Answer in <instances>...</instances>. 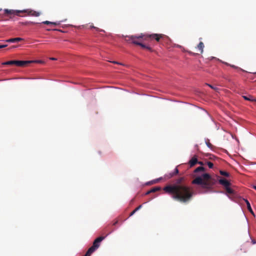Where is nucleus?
Instances as JSON below:
<instances>
[{
	"label": "nucleus",
	"instance_id": "nucleus-1",
	"mask_svg": "<svg viewBox=\"0 0 256 256\" xmlns=\"http://www.w3.org/2000/svg\"><path fill=\"white\" fill-rule=\"evenodd\" d=\"M184 180V178H180L175 184L168 185L163 190L166 193L172 195L174 199L186 203L192 198L194 192L190 186L182 184Z\"/></svg>",
	"mask_w": 256,
	"mask_h": 256
},
{
	"label": "nucleus",
	"instance_id": "nucleus-2",
	"mask_svg": "<svg viewBox=\"0 0 256 256\" xmlns=\"http://www.w3.org/2000/svg\"><path fill=\"white\" fill-rule=\"evenodd\" d=\"M216 182V180L214 177L208 174L204 173L200 176H196L192 181V184L200 185L202 188L208 190L212 188Z\"/></svg>",
	"mask_w": 256,
	"mask_h": 256
},
{
	"label": "nucleus",
	"instance_id": "nucleus-3",
	"mask_svg": "<svg viewBox=\"0 0 256 256\" xmlns=\"http://www.w3.org/2000/svg\"><path fill=\"white\" fill-rule=\"evenodd\" d=\"M126 40L128 42H132V44L140 46L142 48H146L151 50L150 46L143 44L142 42L144 40H148L147 34H140L138 36H126Z\"/></svg>",
	"mask_w": 256,
	"mask_h": 256
},
{
	"label": "nucleus",
	"instance_id": "nucleus-4",
	"mask_svg": "<svg viewBox=\"0 0 256 256\" xmlns=\"http://www.w3.org/2000/svg\"><path fill=\"white\" fill-rule=\"evenodd\" d=\"M106 230L107 232L106 236H100L96 238L94 240V242H93V244H92V245L94 246V247H96V248H98L100 246V243L101 242L102 240H104L107 236H108V234H111L114 230V229L108 230V227L106 228Z\"/></svg>",
	"mask_w": 256,
	"mask_h": 256
},
{
	"label": "nucleus",
	"instance_id": "nucleus-5",
	"mask_svg": "<svg viewBox=\"0 0 256 256\" xmlns=\"http://www.w3.org/2000/svg\"><path fill=\"white\" fill-rule=\"evenodd\" d=\"M22 12V10H8L5 9L4 10V14L10 16V18H12V16H20L19 14Z\"/></svg>",
	"mask_w": 256,
	"mask_h": 256
},
{
	"label": "nucleus",
	"instance_id": "nucleus-6",
	"mask_svg": "<svg viewBox=\"0 0 256 256\" xmlns=\"http://www.w3.org/2000/svg\"><path fill=\"white\" fill-rule=\"evenodd\" d=\"M36 61L33 60H16L15 65L18 66L24 67L28 64L35 62Z\"/></svg>",
	"mask_w": 256,
	"mask_h": 256
},
{
	"label": "nucleus",
	"instance_id": "nucleus-7",
	"mask_svg": "<svg viewBox=\"0 0 256 256\" xmlns=\"http://www.w3.org/2000/svg\"><path fill=\"white\" fill-rule=\"evenodd\" d=\"M164 34H147L148 38L149 40H153L154 39L156 40V42H159L160 40L164 36Z\"/></svg>",
	"mask_w": 256,
	"mask_h": 256
},
{
	"label": "nucleus",
	"instance_id": "nucleus-8",
	"mask_svg": "<svg viewBox=\"0 0 256 256\" xmlns=\"http://www.w3.org/2000/svg\"><path fill=\"white\" fill-rule=\"evenodd\" d=\"M22 12L28 13V15L34 16H38L40 15V12L29 9L22 10Z\"/></svg>",
	"mask_w": 256,
	"mask_h": 256
},
{
	"label": "nucleus",
	"instance_id": "nucleus-9",
	"mask_svg": "<svg viewBox=\"0 0 256 256\" xmlns=\"http://www.w3.org/2000/svg\"><path fill=\"white\" fill-rule=\"evenodd\" d=\"M218 182L222 185L224 188L228 186H230V183L227 180L222 178L218 180Z\"/></svg>",
	"mask_w": 256,
	"mask_h": 256
},
{
	"label": "nucleus",
	"instance_id": "nucleus-10",
	"mask_svg": "<svg viewBox=\"0 0 256 256\" xmlns=\"http://www.w3.org/2000/svg\"><path fill=\"white\" fill-rule=\"evenodd\" d=\"M198 162V160L196 156H193L191 160L189 161L188 164L190 167H192L195 166Z\"/></svg>",
	"mask_w": 256,
	"mask_h": 256
},
{
	"label": "nucleus",
	"instance_id": "nucleus-11",
	"mask_svg": "<svg viewBox=\"0 0 256 256\" xmlns=\"http://www.w3.org/2000/svg\"><path fill=\"white\" fill-rule=\"evenodd\" d=\"M204 44L202 42H200L198 44L196 48L198 50V54H202L204 52Z\"/></svg>",
	"mask_w": 256,
	"mask_h": 256
},
{
	"label": "nucleus",
	"instance_id": "nucleus-12",
	"mask_svg": "<svg viewBox=\"0 0 256 256\" xmlns=\"http://www.w3.org/2000/svg\"><path fill=\"white\" fill-rule=\"evenodd\" d=\"M23 40V38H12L6 40V42H16Z\"/></svg>",
	"mask_w": 256,
	"mask_h": 256
},
{
	"label": "nucleus",
	"instance_id": "nucleus-13",
	"mask_svg": "<svg viewBox=\"0 0 256 256\" xmlns=\"http://www.w3.org/2000/svg\"><path fill=\"white\" fill-rule=\"evenodd\" d=\"M160 187H159V186H156V187H154L152 188H151L150 190L148 191L146 194H150V193L151 192H156L157 191H158L160 190Z\"/></svg>",
	"mask_w": 256,
	"mask_h": 256
},
{
	"label": "nucleus",
	"instance_id": "nucleus-14",
	"mask_svg": "<svg viewBox=\"0 0 256 256\" xmlns=\"http://www.w3.org/2000/svg\"><path fill=\"white\" fill-rule=\"evenodd\" d=\"M242 97L245 100H249L250 102H256V100L254 98L253 96H242Z\"/></svg>",
	"mask_w": 256,
	"mask_h": 256
},
{
	"label": "nucleus",
	"instance_id": "nucleus-15",
	"mask_svg": "<svg viewBox=\"0 0 256 256\" xmlns=\"http://www.w3.org/2000/svg\"><path fill=\"white\" fill-rule=\"evenodd\" d=\"M245 202H246L247 208H248V211L252 214H254V212L252 211V210L251 208V206H250V203L247 200H246Z\"/></svg>",
	"mask_w": 256,
	"mask_h": 256
},
{
	"label": "nucleus",
	"instance_id": "nucleus-16",
	"mask_svg": "<svg viewBox=\"0 0 256 256\" xmlns=\"http://www.w3.org/2000/svg\"><path fill=\"white\" fill-rule=\"evenodd\" d=\"M42 23L45 24H52L54 26H56L59 24V23H58L56 22H51L48 20L44 21Z\"/></svg>",
	"mask_w": 256,
	"mask_h": 256
},
{
	"label": "nucleus",
	"instance_id": "nucleus-17",
	"mask_svg": "<svg viewBox=\"0 0 256 256\" xmlns=\"http://www.w3.org/2000/svg\"><path fill=\"white\" fill-rule=\"evenodd\" d=\"M206 170V168L203 166H199L196 168L194 170V172L196 173L199 172H204Z\"/></svg>",
	"mask_w": 256,
	"mask_h": 256
},
{
	"label": "nucleus",
	"instance_id": "nucleus-18",
	"mask_svg": "<svg viewBox=\"0 0 256 256\" xmlns=\"http://www.w3.org/2000/svg\"><path fill=\"white\" fill-rule=\"evenodd\" d=\"M16 60H10L2 63L3 65H15Z\"/></svg>",
	"mask_w": 256,
	"mask_h": 256
},
{
	"label": "nucleus",
	"instance_id": "nucleus-19",
	"mask_svg": "<svg viewBox=\"0 0 256 256\" xmlns=\"http://www.w3.org/2000/svg\"><path fill=\"white\" fill-rule=\"evenodd\" d=\"M225 190L228 194H233L234 192V190L232 188H231L230 186L226 187Z\"/></svg>",
	"mask_w": 256,
	"mask_h": 256
},
{
	"label": "nucleus",
	"instance_id": "nucleus-20",
	"mask_svg": "<svg viewBox=\"0 0 256 256\" xmlns=\"http://www.w3.org/2000/svg\"><path fill=\"white\" fill-rule=\"evenodd\" d=\"M220 172L221 175L224 176L228 177L230 176V174L226 171L220 170Z\"/></svg>",
	"mask_w": 256,
	"mask_h": 256
},
{
	"label": "nucleus",
	"instance_id": "nucleus-21",
	"mask_svg": "<svg viewBox=\"0 0 256 256\" xmlns=\"http://www.w3.org/2000/svg\"><path fill=\"white\" fill-rule=\"evenodd\" d=\"M98 248L96 247H94V246L92 245L91 247H90L88 250L90 251L91 254H92L93 252H94Z\"/></svg>",
	"mask_w": 256,
	"mask_h": 256
},
{
	"label": "nucleus",
	"instance_id": "nucleus-22",
	"mask_svg": "<svg viewBox=\"0 0 256 256\" xmlns=\"http://www.w3.org/2000/svg\"><path fill=\"white\" fill-rule=\"evenodd\" d=\"M98 248L96 247H94V246L92 245L91 247H90L88 250L90 251L91 254H92L93 252H94Z\"/></svg>",
	"mask_w": 256,
	"mask_h": 256
},
{
	"label": "nucleus",
	"instance_id": "nucleus-23",
	"mask_svg": "<svg viewBox=\"0 0 256 256\" xmlns=\"http://www.w3.org/2000/svg\"><path fill=\"white\" fill-rule=\"evenodd\" d=\"M98 248L96 247H94V246L92 245L91 247H90L88 250L90 251L91 254H92L93 252H94Z\"/></svg>",
	"mask_w": 256,
	"mask_h": 256
},
{
	"label": "nucleus",
	"instance_id": "nucleus-24",
	"mask_svg": "<svg viewBox=\"0 0 256 256\" xmlns=\"http://www.w3.org/2000/svg\"><path fill=\"white\" fill-rule=\"evenodd\" d=\"M226 64L227 65V66H230V67L234 68H235V69H238V70H242V68H238V66H236L234 65H233V64H229L228 63H226Z\"/></svg>",
	"mask_w": 256,
	"mask_h": 256
},
{
	"label": "nucleus",
	"instance_id": "nucleus-25",
	"mask_svg": "<svg viewBox=\"0 0 256 256\" xmlns=\"http://www.w3.org/2000/svg\"><path fill=\"white\" fill-rule=\"evenodd\" d=\"M178 174V170L176 168L174 169V172L170 174V177H172V176H174V175H176Z\"/></svg>",
	"mask_w": 256,
	"mask_h": 256
},
{
	"label": "nucleus",
	"instance_id": "nucleus-26",
	"mask_svg": "<svg viewBox=\"0 0 256 256\" xmlns=\"http://www.w3.org/2000/svg\"><path fill=\"white\" fill-rule=\"evenodd\" d=\"M207 165L208 166V168H212L214 166L213 163H212L210 162H207Z\"/></svg>",
	"mask_w": 256,
	"mask_h": 256
},
{
	"label": "nucleus",
	"instance_id": "nucleus-27",
	"mask_svg": "<svg viewBox=\"0 0 256 256\" xmlns=\"http://www.w3.org/2000/svg\"><path fill=\"white\" fill-rule=\"evenodd\" d=\"M206 144L208 148H212V144L209 142H206Z\"/></svg>",
	"mask_w": 256,
	"mask_h": 256
},
{
	"label": "nucleus",
	"instance_id": "nucleus-28",
	"mask_svg": "<svg viewBox=\"0 0 256 256\" xmlns=\"http://www.w3.org/2000/svg\"><path fill=\"white\" fill-rule=\"evenodd\" d=\"M38 24L37 22H26L25 23V24Z\"/></svg>",
	"mask_w": 256,
	"mask_h": 256
},
{
	"label": "nucleus",
	"instance_id": "nucleus-29",
	"mask_svg": "<svg viewBox=\"0 0 256 256\" xmlns=\"http://www.w3.org/2000/svg\"><path fill=\"white\" fill-rule=\"evenodd\" d=\"M8 46L7 44L0 45V48H6Z\"/></svg>",
	"mask_w": 256,
	"mask_h": 256
},
{
	"label": "nucleus",
	"instance_id": "nucleus-30",
	"mask_svg": "<svg viewBox=\"0 0 256 256\" xmlns=\"http://www.w3.org/2000/svg\"><path fill=\"white\" fill-rule=\"evenodd\" d=\"M136 211L134 210L130 214V216H132L133 214H134L136 212Z\"/></svg>",
	"mask_w": 256,
	"mask_h": 256
},
{
	"label": "nucleus",
	"instance_id": "nucleus-31",
	"mask_svg": "<svg viewBox=\"0 0 256 256\" xmlns=\"http://www.w3.org/2000/svg\"><path fill=\"white\" fill-rule=\"evenodd\" d=\"M142 205H140L138 206L136 209H134L136 211H138V210H139L141 208H142Z\"/></svg>",
	"mask_w": 256,
	"mask_h": 256
},
{
	"label": "nucleus",
	"instance_id": "nucleus-32",
	"mask_svg": "<svg viewBox=\"0 0 256 256\" xmlns=\"http://www.w3.org/2000/svg\"><path fill=\"white\" fill-rule=\"evenodd\" d=\"M118 223V220H116L115 222H114L112 224L113 226H116Z\"/></svg>",
	"mask_w": 256,
	"mask_h": 256
},
{
	"label": "nucleus",
	"instance_id": "nucleus-33",
	"mask_svg": "<svg viewBox=\"0 0 256 256\" xmlns=\"http://www.w3.org/2000/svg\"><path fill=\"white\" fill-rule=\"evenodd\" d=\"M208 85L210 88H212V89H214V90L216 89V88H214L212 85L209 84H208Z\"/></svg>",
	"mask_w": 256,
	"mask_h": 256
},
{
	"label": "nucleus",
	"instance_id": "nucleus-34",
	"mask_svg": "<svg viewBox=\"0 0 256 256\" xmlns=\"http://www.w3.org/2000/svg\"><path fill=\"white\" fill-rule=\"evenodd\" d=\"M112 62L114 63V64H121L120 63H118V62Z\"/></svg>",
	"mask_w": 256,
	"mask_h": 256
},
{
	"label": "nucleus",
	"instance_id": "nucleus-35",
	"mask_svg": "<svg viewBox=\"0 0 256 256\" xmlns=\"http://www.w3.org/2000/svg\"><path fill=\"white\" fill-rule=\"evenodd\" d=\"M198 164H201V165H202V164H203V162H198Z\"/></svg>",
	"mask_w": 256,
	"mask_h": 256
},
{
	"label": "nucleus",
	"instance_id": "nucleus-36",
	"mask_svg": "<svg viewBox=\"0 0 256 256\" xmlns=\"http://www.w3.org/2000/svg\"><path fill=\"white\" fill-rule=\"evenodd\" d=\"M50 59L52 60H56V58H50Z\"/></svg>",
	"mask_w": 256,
	"mask_h": 256
},
{
	"label": "nucleus",
	"instance_id": "nucleus-37",
	"mask_svg": "<svg viewBox=\"0 0 256 256\" xmlns=\"http://www.w3.org/2000/svg\"><path fill=\"white\" fill-rule=\"evenodd\" d=\"M252 188L256 190V186H253Z\"/></svg>",
	"mask_w": 256,
	"mask_h": 256
},
{
	"label": "nucleus",
	"instance_id": "nucleus-38",
	"mask_svg": "<svg viewBox=\"0 0 256 256\" xmlns=\"http://www.w3.org/2000/svg\"><path fill=\"white\" fill-rule=\"evenodd\" d=\"M92 28H96V29H98V28H96L94 26H92Z\"/></svg>",
	"mask_w": 256,
	"mask_h": 256
},
{
	"label": "nucleus",
	"instance_id": "nucleus-39",
	"mask_svg": "<svg viewBox=\"0 0 256 256\" xmlns=\"http://www.w3.org/2000/svg\"><path fill=\"white\" fill-rule=\"evenodd\" d=\"M2 10V9H0V11ZM0 16H2V14H0Z\"/></svg>",
	"mask_w": 256,
	"mask_h": 256
}]
</instances>
